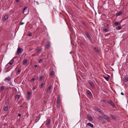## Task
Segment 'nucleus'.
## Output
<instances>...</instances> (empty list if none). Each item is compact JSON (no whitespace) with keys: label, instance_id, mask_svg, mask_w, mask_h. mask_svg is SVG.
I'll list each match as a JSON object with an SVG mask.
<instances>
[{"label":"nucleus","instance_id":"obj_10","mask_svg":"<svg viewBox=\"0 0 128 128\" xmlns=\"http://www.w3.org/2000/svg\"><path fill=\"white\" fill-rule=\"evenodd\" d=\"M52 86H50L48 88L47 90V93H50V90Z\"/></svg>","mask_w":128,"mask_h":128},{"label":"nucleus","instance_id":"obj_54","mask_svg":"<svg viewBox=\"0 0 128 128\" xmlns=\"http://www.w3.org/2000/svg\"><path fill=\"white\" fill-rule=\"evenodd\" d=\"M106 26H109V25H108V24H107L106 25Z\"/></svg>","mask_w":128,"mask_h":128},{"label":"nucleus","instance_id":"obj_35","mask_svg":"<svg viewBox=\"0 0 128 128\" xmlns=\"http://www.w3.org/2000/svg\"><path fill=\"white\" fill-rule=\"evenodd\" d=\"M104 31L106 32H107L108 31V29L107 28H104Z\"/></svg>","mask_w":128,"mask_h":128},{"label":"nucleus","instance_id":"obj_46","mask_svg":"<svg viewBox=\"0 0 128 128\" xmlns=\"http://www.w3.org/2000/svg\"><path fill=\"white\" fill-rule=\"evenodd\" d=\"M24 24V22H21L20 24L22 25V24Z\"/></svg>","mask_w":128,"mask_h":128},{"label":"nucleus","instance_id":"obj_7","mask_svg":"<svg viewBox=\"0 0 128 128\" xmlns=\"http://www.w3.org/2000/svg\"><path fill=\"white\" fill-rule=\"evenodd\" d=\"M14 58L12 60H10V61L7 64V66H8V64H9L10 65H11L12 64L14 61Z\"/></svg>","mask_w":128,"mask_h":128},{"label":"nucleus","instance_id":"obj_9","mask_svg":"<svg viewBox=\"0 0 128 128\" xmlns=\"http://www.w3.org/2000/svg\"><path fill=\"white\" fill-rule=\"evenodd\" d=\"M21 49L20 48H18L17 50V53L18 54H21L22 52L21 51Z\"/></svg>","mask_w":128,"mask_h":128},{"label":"nucleus","instance_id":"obj_11","mask_svg":"<svg viewBox=\"0 0 128 128\" xmlns=\"http://www.w3.org/2000/svg\"><path fill=\"white\" fill-rule=\"evenodd\" d=\"M86 93L90 96H92V95L90 92L89 90H87L86 91Z\"/></svg>","mask_w":128,"mask_h":128},{"label":"nucleus","instance_id":"obj_43","mask_svg":"<svg viewBox=\"0 0 128 128\" xmlns=\"http://www.w3.org/2000/svg\"><path fill=\"white\" fill-rule=\"evenodd\" d=\"M34 67L35 68H37V65H34Z\"/></svg>","mask_w":128,"mask_h":128},{"label":"nucleus","instance_id":"obj_30","mask_svg":"<svg viewBox=\"0 0 128 128\" xmlns=\"http://www.w3.org/2000/svg\"><path fill=\"white\" fill-rule=\"evenodd\" d=\"M20 97V96L18 94H16V99L17 98L19 99V98Z\"/></svg>","mask_w":128,"mask_h":128},{"label":"nucleus","instance_id":"obj_4","mask_svg":"<svg viewBox=\"0 0 128 128\" xmlns=\"http://www.w3.org/2000/svg\"><path fill=\"white\" fill-rule=\"evenodd\" d=\"M87 117L88 120L90 121H92V118L91 116L89 114H88L87 116Z\"/></svg>","mask_w":128,"mask_h":128},{"label":"nucleus","instance_id":"obj_17","mask_svg":"<svg viewBox=\"0 0 128 128\" xmlns=\"http://www.w3.org/2000/svg\"><path fill=\"white\" fill-rule=\"evenodd\" d=\"M4 86H2L0 87V92H2L4 90Z\"/></svg>","mask_w":128,"mask_h":128},{"label":"nucleus","instance_id":"obj_20","mask_svg":"<svg viewBox=\"0 0 128 128\" xmlns=\"http://www.w3.org/2000/svg\"><path fill=\"white\" fill-rule=\"evenodd\" d=\"M50 119L48 120L46 122V124L47 125H49L50 124Z\"/></svg>","mask_w":128,"mask_h":128},{"label":"nucleus","instance_id":"obj_15","mask_svg":"<svg viewBox=\"0 0 128 128\" xmlns=\"http://www.w3.org/2000/svg\"><path fill=\"white\" fill-rule=\"evenodd\" d=\"M50 46V44L49 42H48V44L47 45H46L45 46V48L47 49H48L49 48Z\"/></svg>","mask_w":128,"mask_h":128},{"label":"nucleus","instance_id":"obj_21","mask_svg":"<svg viewBox=\"0 0 128 128\" xmlns=\"http://www.w3.org/2000/svg\"><path fill=\"white\" fill-rule=\"evenodd\" d=\"M8 110V106H6L5 107H4V111H7Z\"/></svg>","mask_w":128,"mask_h":128},{"label":"nucleus","instance_id":"obj_28","mask_svg":"<svg viewBox=\"0 0 128 128\" xmlns=\"http://www.w3.org/2000/svg\"><path fill=\"white\" fill-rule=\"evenodd\" d=\"M46 54L45 53H44L41 55V56L42 58H44L46 56Z\"/></svg>","mask_w":128,"mask_h":128},{"label":"nucleus","instance_id":"obj_45","mask_svg":"<svg viewBox=\"0 0 128 128\" xmlns=\"http://www.w3.org/2000/svg\"><path fill=\"white\" fill-rule=\"evenodd\" d=\"M9 89V88L8 87H7L6 88V90H8Z\"/></svg>","mask_w":128,"mask_h":128},{"label":"nucleus","instance_id":"obj_55","mask_svg":"<svg viewBox=\"0 0 128 128\" xmlns=\"http://www.w3.org/2000/svg\"><path fill=\"white\" fill-rule=\"evenodd\" d=\"M70 54H71V52H70Z\"/></svg>","mask_w":128,"mask_h":128},{"label":"nucleus","instance_id":"obj_48","mask_svg":"<svg viewBox=\"0 0 128 128\" xmlns=\"http://www.w3.org/2000/svg\"><path fill=\"white\" fill-rule=\"evenodd\" d=\"M19 0H16V2H18Z\"/></svg>","mask_w":128,"mask_h":128},{"label":"nucleus","instance_id":"obj_22","mask_svg":"<svg viewBox=\"0 0 128 128\" xmlns=\"http://www.w3.org/2000/svg\"><path fill=\"white\" fill-rule=\"evenodd\" d=\"M21 72V70L19 69L17 71V72L16 73V74L17 75H18L20 74V72Z\"/></svg>","mask_w":128,"mask_h":128},{"label":"nucleus","instance_id":"obj_13","mask_svg":"<svg viewBox=\"0 0 128 128\" xmlns=\"http://www.w3.org/2000/svg\"><path fill=\"white\" fill-rule=\"evenodd\" d=\"M42 50V49L40 48H38L36 49V50L37 51V53H39Z\"/></svg>","mask_w":128,"mask_h":128},{"label":"nucleus","instance_id":"obj_37","mask_svg":"<svg viewBox=\"0 0 128 128\" xmlns=\"http://www.w3.org/2000/svg\"><path fill=\"white\" fill-rule=\"evenodd\" d=\"M82 24H83L85 26H86V24L84 22H82Z\"/></svg>","mask_w":128,"mask_h":128},{"label":"nucleus","instance_id":"obj_34","mask_svg":"<svg viewBox=\"0 0 128 128\" xmlns=\"http://www.w3.org/2000/svg\"><path fill=\"white\" fill-rule=\"evenodd\" d=\"M57 103V107L59 108L60 106V103Z\"/></svg>","mask_w":128,"mask_h":128},{"label":"nucleus","instance_id":"obj_42","mask_svg":"<svg viewBox=\"0 0 128 128\" xmlns=\"http://www.w3.org/2000/svg\"><path fill=\"white\" fill-rule=\"evenodd\" d=\"M35 80V78H33L32 79V81H34Z\"/></svg>","mask_w":128,"mask_h":128},{"label":"nucleus","instance_id":"obj_5","mask_svg":"<svg viewBox=\"0 0 128 128\" xmlns=\"http://www.w3.org/2000/svg\"><path fill=\"white\" fill-rule=\"evenodd\" d=\"M28 62V61L26 59L24 60L23 62V65L26 66H27V64Z\"/></svg>","mask_w":128,"mask_h":128},{"label":"nucleus","instance_id":"obj_2","mask_svg":"<svg viewBox=\"0 0 128 128\" xmlns=\"http://www.w3.org/2000/svg\"><path fill=\"white\" fill-rule=\"evenodd\" d=\"M106 102L108 103L112 106L114 107H115V106L114 105V104L113 102L111 100H110Z\"/></svg>","mask_w":128,"mask_h":128},{"label":"nucleus","instance_id":"obj_26","mask_svg":"<svg viewBox=\"0 0 128 128\" xmlns=\"http://www.w3.org/2000/svg\"><path fill=\"white\" fill-rule=\"evenodd\" d=\"M45 83H42L40 86V88H42L43 86L45 85Z\"/></svg>","mask_w":128,"mask_h":128},{"label":"nucleus","instance_id":"obj_38","mask_svg":"<svg viewBox=\"0 0 128 128\" xmlns=\"http://www.w3.org/2000/svg\"><path fill=\"white\" fill-rule=\"evenodd\" d=\"M28 36H32V34L31 33H30L28 34Z\"/></svg>","mask_w":128,"mask_h":128},{"label":"nucleus","instance_id":"obj_47","mask_svg":"<svg viewBox=\"0 0 128 128\" xmlns=\"http://www.w3.org/2000/svg\"><path fill=\"white\" fill-rule=\"evenodd\" d=\"M98 111L100 112H101V110L99 109H98Z\"/></svg>","mask_w":128,"mask_h":128},{"label":"nucleus","instance_id":"obj_27","mask_svg":"<svg viewBox=\"0 0 128 128\" xmlns=\"http://www.w3.org/2000/svg\"><path fill=\"white\" fill-rule=\"evenodd\" d=\"M50 76H52L54 74V72L53 70L51 71L50 73Z\"/></svg>","mask_w":128,"mask_h":128},{"label":"nucleus","instance_id":"obj_31","mask_svg":"<svg viewBox=\"0 0 128 128\" xmlns=\"http://www.w3.org/2000/svg\"><path fill=\"white\" fill-rule=\"evenodd\" d=\"M128 78L127 77L125 78L124 79V81L125 82H127L128 81Z\"/></svg>","mask_w":128,"mask_h":128},{"label":"nucleus","instance_id":"obj_39","mask_svg":"<svg viewBox=\"0 0 128 128\" xmlns=\"http://www.w3.org/2000/svg\"><path fill=\"white\" fill-rule=\"evenodd\" d=\"M110 116L112 118H114V117H113V115H112V114H111L110 115Z\"/></svg>","mask_w":128,"mask_h":128},{"label":"nucleus","instance_id":"obj_3","mask_svg":"<svg viewBox=\"0 0 128 128\" xmlns=\"http://www.w3.org/2000/svg\"><path fill=\"white\" fill-rule=\"evenodd\" d=\"M89 84L93 88H95V86L93 82L90 80H89L88 81Z\"/></svg>","mask_w":128,"mask_h":128},{"label":"nucleus","instance_id":"obj_49","mask_svg":"<svg viewBox=\"0 0 128 128\" xmlns=\"http://www.w3.org/2000/svg\"><path fill=\"white\" fill-rule=\"evenodd\" d=\"M48 58V56H47V58H44V59H45V60H46V59H47V58Z\"/></svg>","mask_w":128,"mask_h":128},{"label":"nucleus","instance_id":"obj_16","mask_svg":"<svg viewBox=\"0 0 128 128\" xmlns=\"http://www.w3.org/2000/svg\"><path fill=\"white\" fill-rule=\"evenodd\" d=\"M94 50L96 52H97L98 54H99L98 50V48L96 47H95L94 48Z\"/></svg>","mask_w":128,"mask_h":128},{"label":"nucleus","instance_id":"obj_40","mask_svg":"<svg viewBox=\"0 0 128 128\" xmlns=\"http://www.w3.org/2000/svg\"><path fill=\"white\" fill-rule=\"evenodd\" d=\"M18 116L20 117L21 116V114H18Z\"/></svg>","mask_w":128,"mask_h":128},{"label":"nucleus","instance_id":"obj_53","mask_svg":"<svg viewBox=\"0 0 128 128\" xmlns=\"http://www.w3.org/2000/svg\"><path fill=\"white\" fill-rule=\"evenodd\" d=\"M102 102H105V100H102Z\"/></svg>","mask_w":128,"mask_h":128},{"label":"nucleus","instance_id":"obj_23","mask_svg":"<svg viewBox=\"0 0 128 128\" xmlns=\"http://www.w3.org/2000/svg\"><path fill=\"white\" fill-rule=\"evenodd\" d=\"M120 22H116L114 23V24L116 26H117L118 25H120Z\"/></svg>","mask_w":128,"mask_h":128},{"label":"nucleus","instance_id":"obj_51","mask_svg":"<svg viewBox=\"0 0 128 128\" xmlns=\"http://www.w3.org/2000/svg\"><path fill=\"white\" fill-rule=\"evenodd\" d=\"M36 89V88H32V90H35Z\"/></svg>","mask_w":128,"mask_h":128},{"label":"nucleus","instance_id":"obj_52","mask_svg":"<svg viewBox=\"0 0 128 128\" xmlns=\"http://www.w3.org/2000/svg\"><path fill=\"white\" fill-rule=\"evenodd\" d=\"M39 118V117H36V119L37 120Z\"/></svg>","mask_w":128,"mask_h":128},{"label":"nucleus","instance_id":"obj_29","mask_svg":"<svg viewBox=\"0 0 128 128\" xmlns=\"http://www.w3.org/2000/svg\"><path fill=\"white\" fill-rule=\"evenodd\" d=\"M27 7L26 6H25L22 12V13L23 14L24 13L25 10L27 9Z\"/></svg>","mask_w":128,"mask_h":128},{"label":"nucleus","instance_id":"obj_14","mask_svg":"<svg viewBox=\"0 0 128 128\" xmlns=\"http://www.w3.org/2000/svg\"><path fill=\"white\" fill-rule=\"evenodd\" d=\"M8 14H6V15H5V16H4L3 17V20H6V19H7L8 18Z\"/></svg>","mask_w":128,"mask_h":128},{"label":"nucleus","instance_id":"obj_12","mask_svg":"<svg viewBox=\"0 0 128 128\" xmlns=\"http://www.w3.org/2000/svg\"><path fill=\"white\" fill-rule=\"evenodd\" d=\"M30 94H31L30 92L29 91H28V92L27 94V98L28 99H29V98H30Z\"/></svg>","mask_w":128,"mask_h":128},{"label":"nucleus","instance_id":"obj_1","mask_svg":"<svg viewBox=\"0 0 128 128\" xmlns=\"http://www.w3.org/2000/svg\"><path fill=\"white\" fill-rule=\"evenodd\" d=\"M85 33V35L87 38H88V39L89 40L90 42H92V39L91 36H90L89 34L88 33L86 32Z\"/></svg>","mask_w":128,"mask_h":128},{"label":"nucleus","instance_id":"obj_19","mask_svg":"<svg viewBox=\"0 0 128 128\" xmlns=\"http://www.w3.org/2000/svg\"><path fill=\"white\" fill-rule=\"evenodd\" d=\"M87 125L90 126L92 128H93L94 126L93 125L90 123H88L87 124Z\"/></svg>","mask_w":128,"mask_h":128},{"label":"nucleus","instance_id":"obj_6","mask_svg":"<svg viewBox=\"0 0 128 128\" xmlns=\"http://www.w3.org/2000/svg\"><path fill=\"white\" fill-rule=\"evenodd\" d=\"M11 78H10L9 76H8L7 78H5L4 79V81L8 82L11 80Z\"/></svg>","mask_w":128,"mask_h":128},{"label":"nucleus","instance_id":"obj_50","mask_svg":"<svg viewBox=\"0 0 128 128\" xmlns=\"http://www.w3.org/2000/svg\"><path fill=\"white\" fill-rule=\"evenodd\" d=\"M36 2V3H37V4H39V3H38V2L37 1V2Z\"/></svg>","mask_w":128,"mask_h":128},{"label":"nucleus","instance_id":"obj_18","mask_svg":"<svg viewBox=\"0 0 128 128\" xmlns=\"http://www.w3.org/2000/svg\"><path fill=\"white\" fill-rule=\"evenodd\" d=\"M104 78L107 81H108L110 78V76L108 75V76H104Z\"/></svg>","mask_w":128,"mask_h":128},{"label":"nucleus","instance_id":"obj_32","mask_svg":"<svg viewBox=\"0 0 128 128\" xmlns=\"http://www.w3.org/2000/svg\"><path fill=\"white\" fill-rule=\"evenodd\" d=\"M122 28L121 26H118L117 27V28H116V29L118 30H120Z\"/></svg>","mask_w":128,"mask_h":128},{"label":"nucleus","instance_id":"obj_33","mask_svg":"<svg viewBox=\"0 0 128 128\" xmlns=\"http://www.w3.org/2000/svg\"><path fill=\"white\" fill-rule=\"evenodd\" d=\"M43 75L41 76H40V78L39 79L40 80V81L42 80V78H43Z\"/></svg>","mask_w":128,"mask_h":128},{"label":"nucleus","instance_id":"obj_41","mask_svg":"<svg viewBox=\"0 0 128 128\" xmlns=\"http://www.w3.org/2000/svg\"><path fill=\"white\" fill-rule=\"evenodd\" d=\"M98 118H99V119H100L102 118V117L101 116H99L98 117Z\"/></svg>","mask_w":128,"mask_h":128},{"label":"nucleus","instance_id":"obj_24","mask_svg":"<svg viewBox=\"0 0 128 128\" xmlns=\"http://www.w3.org/2000/svg\"><path fill=\"white\" fill-rule=\"evenodd\" d=\"M60 97H58L56 101V103H60Z\"/></svg>","mask_w":128,"mask_h":128},{"label":"nucleus","instance_id":"obj_44","mask_svg":"<svg viewBox=\"0 0 128 128\" xmlns=\"http://www.w3.org/2000/svg\"><path fill=\"white\" fill-rule=\"evenodd\" d=\"M121 94L122 95H124V94L123 93V92H122L121 93Z\"/></svg>","mask_w":128,"mask_h":128},{"label":"nucleus","instance_id":"obj_8","mask_svg":"<svg viewBox=\"0 0 128 128\" xmlns=\"http://www.w3.org/2000/svg\"><path fill=\"white\" fill-rule=\"evenodd\" d=\"M103 118L105 119L106 120L108 121L110 120V118L106 115H104L103 116Z\"/></svg>","mask_w":128,"mask_h":128},{"label":"nucleus","instance_id":"obj_36","mask_svg":"<svg viewBox=\"0 0 128 128\" xmlns=\"http://www.w3.org/2000/svg\"><path fill=\"white\" fill-rule=\"evenodd\" d=\"M43 60L42 59H40L38 61L39 63H40Z\"/></svg>","mask_w":128,"mask_h":128},{"label":"nucleus","instance_id":"obj_25","mask_svg":"<svg viewBox=\"0 0 128 128\" xmlns=\"http://www.w3.org/2000/svg\"><path fill=\"white\" fill-rule=\"evenodd\" d=\"M122 12H117L116 14V16H120L121 14H122Z\"/></svg>","mask_w":128,"mask_h":128}]
</instances>
